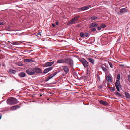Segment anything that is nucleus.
Instances as JSON below:
<instances>
[{
	"label": "nucleus",
	"instance_id": "nucleus-1",
	"mask_svg": "<svg viewBox=\"0 0 130 130\" xmlns=\"http://www.w3.org/2000/svg\"><path fill=\"white\" fill-rule=\"evenodd\" d=\"M7 102L8 104L12 105L17 103L18 101L15 98L11 97L7 100Z\"/></svg>",
	"mask_w": 130,
	"mask_h": 130
},
{
	"label": "nucleus",
	"instance_id": "nucleus-2",
	"mask_svg": "<svg viewBox=\"0 0 130 130\" xmlns=\"http://www.w3.org/2000/svg\"><path fill=\"white\" fill-rule=\"evenodd\" d=\"M65 63L69 65V67L70 68H73L74 62L73 60L69 58H68L65 59Z\"/></svg>",
	"mask_w": 130,
	"mask_h": 130
},
{
	"label": "nucleus",
	"instance_id": "nucleus-3",
	"mask_svg": "<svg viewBox=\"0 0 130 130\" xmlns=\"http://www.w3.org/2000/svg\"><path fill=\"white\" fill-rule=\"evenodd\" d=\"M115 86L116 89L118 91H119L120 89H122L121 85L120 84V82L116 81L115 83Z\"/></svg>",
	"mask_w": 130,
	"mask_h": 130
},
{
	"label": "nucleus",
	"instance_id": "nucleus-4",
	"mask_svg": "<svg viewBox=\"0 0 130 130\" xmlns=\"http://www.w3.org/2000/svg\"><path fill=\"white\" fill-rule=\"evenodd\" d=\"M80 62L82 63L85 68H86V67L88 66V64L87 61L84 58H82L80 60Z\"/></svg>",
	"mask_w": 130,
	"mask_h": 130
},
{
	"label": "nucleus",
	"instance_id": "nucleus-5",
	"mask_svg": "<svg viewBox=\"0 0 130 130\" xmlns=\"http://www.w3.org/2000/svg\"><path fill=\"white\" fill-rule=\"evenodd\" d=\"M26 73L28 74L32 75L35 73V71L34 69L31 68H29L26 70Z\"/></svg>",
	"mask_w": 130,
	"mask_h": 130
},
{
	"label": "nucleus",
	"instance_id": "nucleus-6",
	"mask_svg": "<svg viewBox=\"0 0 130 130\" xmlns=\"http://www.w3.org/2000/svg\"><path fill=\"white\" fill-rule=\"evenodd\" d=\"M57 74V72H55L53 74L49 75L47 78L46 80H45V82H47L50 79L52 78L54 76L56 75Z\"/></svg>",
	"mask_w": 130,
	"mask_h": 130
},
{
	"label": "nucleus",
	"instance_id": "nucleus-7",
	"mask_svg": "<svg viewBox=\"0 0 130 130\" xmlns=\"http://www.w3.org/2000/svg\"><path fill=\"white\" fill-rule=\"evenodd\" d=\"M91 6V5H89L80 8L79 10L80 11H83L86 10L89 8Z\"/></svg>",
	"mask_w": 130,
	"mask_h": 130
},
{
	"label": "nucleus",
	"instance_id": "nucleus-8",
	"mask_svg": "<svg viewBox=\"0 0 130 130\" xmlns=\"http://www.w3.org/2000/svg\"><path fill=\"white\" fill-rule=\"evenodd\" d=\"M62 68L65 72L66 73H68L69 71V68L67 66H62Z\"/></svg>",
	"mask_w": 130,
	"mask_h": 130
},
{
	"label": "nucleus",
	"instance_id": "nucleus-9",
	"mask_svg": "<svg viewBox=\"0 0 130 130\" xmlns=\"http://www.w3.org/2000/svg\"><path fill=\"white\" fill-rule=\"evenodd\" d=\"M54 63V61L51 62H46L45 63V66L46 67H47L48 66H51Z\"/></svg>",
	"mask_w": 130,
	"mask_h": 130
},
{
	"label": "nucleus",
	"instance_id": "nucleus-10",
	"mask_svg": "<svg viewBox=\"0 0 130 130\" xmlns=\"http://www.w3.org/2000/svg\"><path fill=\"white\" fill-rule=\"evenodd\" d=\"M98 26V25L96 23L93 22L91 23L90 24L89 27L91 28H92L93 27H97Z\"/></svg>",
	"mask_w": 130,
	"mask_h": 130
},
{
	"label": "nucleus",
	"instance_id": "nucleus-11",
	"mask_svg": "<svg viewBox=\"0 0 130 130\" xmlns=\"http://www.w3.org/2000/svg\"><path fill=\"white\" fill-rule=\"evenodd\" d=\"M53 69V67H50L47 68L45 69L44 70V72L45 73H46L52 69Z\"/></svg>",
	"mask_w": 130,
	"mask_h": 130
},
{
	"label": "nucleus",
	"instance_id": "nucleus-12",
	"mask_svg": "<svg viewBox=\"0 0 130 130\" xmlns=\"http://www.w3.org/2000/svg\"><path fill=\"white\" fill-rule=\"evenodd\" d=\"M100 67L104 72H107V69L106 68V67L103 64H101L100 66Z\"/></svg>",
	"mask_w": 130,
	"mask_h": 130
},
{
	"label": "nucleus",
	"instance_id": "nucleus-13",
	"mask_svg": "<svg viewBox=\"0 0 130 130\" xmlns=\"http://www.w3.org/2000/svg\"><path fill=\"white\" fill-rule=\"evenodd\" d=\"M34 70L36 73H40L41 71V70L39 68L37 67L35 68Z\"/></svg>",
	"mask_w": 130,
	"mask_h": 130
},
{
	"label": "nucleus",
	"instance_id": "nucleus-14",
	"mask_svg": "<svg viewBox=\"0 0 130 130\" xmlns=\"http://www.w3.org/2000/svg\"><path fill=\"white\" fill-rule=\"evenodd\" d=\"M19 76L21 77H24L25 76L26 74L25 73L21 72L18 74Z\"/></svg>",
	"mask_w": 130,
	"mask_h": 130
},
{
	"label": "nucleus",
	"instance_id": "nucleus-15",
	"mask_svg": "<svg viewBox=\"0 0 130 130\" xmlns=\"http://www.w3.org/2000/svg\"><path fill=\"white\" fill-rule=\"evenodd\" d=\"M127 10L125 8H122L120 10V12L121 13L123 14L127 11Z\"/></svg>",
	"mask_w": 130,
	"mask_h": 130
},
{
	"label": "nucleus",
	"instance_id": "nucleus-16",
	"mask_svg": "<svg viewBox=\"0 0 130 130\" xmlns=\"http://www.w3.org/2000/svg\"><path fill=\"white\" fill-rule=\"evenodd\" d=\"M20 106L19 105H15L11 107V109L12 110H15L20 108Z\"/></svg>",
	"mask_w": 130,
	"mask_h": 130
},
{
	"label": "nucleus",
	"instance_id": "nucleus-17",
	"mask_svg": "<svg viewBox=\"0 0 130 130\" xmlns=\"http://www.w3.org/2000/svg\"><path fill=\"white\" fill-rule=\"evenodd\" d=\"M9 73L12 74H15L16 73V71L11 69H9L8 71Z\"/></svg>",
	"mask_w": 130,
	"mask_h": 130
},
{
	"label": "nucleus",
	"instance_id": "nucleus-18",
	"mask_svg": "<svg viewBox=\"0 0 130 130\" xmlns=\"http://www.w3.org/2000/svg\"><path fill=\"white\" fill-rule=\"evenodd\" d=\"M65 59H60L57 61V63H65Z\"/></svg>",
	"mask_w": 130,
	"mask_h": 130
},
{
	"label": "nucleus",
	"instance_id": "nucleus-19",
	"mask_svg": "<svg viewBox=\"0 0 130 130\" xmlns=\"http://www.w3.org/2000/svg\"><path fill=\"white\" fill-rule=\"evenodd\" d=\"M100 104L105 106H106L108 105V103L106 102L103 100H101L100 101Z\"/></svg>",
	"mask_w": 130,
	"mask_h": 130
},
{
	"label": "nucleus",
	"instance_id": "nucleus-20",
	"mask_svg": "<svg viewBox=\"0 0 130 130\" xmlns=\"http://www.w3.org/2000/svg\"><path fill=\"white\" fill-rule=\"evenodd\" d=\"M88 60L91 63L93 64H94V60L93 59L91 58H88Z\"/></svg>",
	"mask_w": 130,
	"mask_h": 130
},
{
	"label": "nucleus",
	"instance_id": "nucleus-21",
	"mask_svg": "<svg viewBox=\"0 0 130 130\" xmlns=\"http://www.w3.org/2000/svg\"><path fill=\"white\" fill-rule=\"evenodd\" d=\"M106 79L107 80L110 82H112V79L111 77L109 75H108L107 76Z\"/></svg>",
	"mask_w": 130,
	"mask_h": 130
},
{
	"label": "nucleus",
	"instance_id": "nucleus-22",
	"mask_svg": "<svg viewBox=\"0 0 130 130\" xmlns=\"http://www.w3.org/2000/svg\"><path fill=\"white\" fill-rule=\"evenodd\" d=\"M24 61L25 62H32L33 61L31 59H24Z\"/></svg>",
	"mask_w": 130,
	"mask_h": 130
},
{
	"label": "nucleus",
	"instance_id": "nucleus-23",
	"mask_svg": "<svg viewBox=\"0 0 130 130\" xmlns=\"http://www.w3.org/2000/svg\"><path fill=\"white\" fill-rule=\"evenodd\" d=\"M125 94L126 98H130V94L128 93L125 92Z\"/></svg>",
	"mask_w": 130,
	"mask_h": 130
},
{
	"label": "nucleus",
	"instance_id": "nucleus-24",
	"mask_svg": "<svg viewBox=\"0 0 130 130\" xmlns=\"http://www.w3.org/2000/svg\"><path fill=\"white\" fill-rule=\"evenodd\" d=\"M115 95L119 97H121L122 96V95L120 94L119 92L117 91H116L115 93Z\"/></svg>",
	"mask_w": 130,
	"mask_h": 130
},
{
	"label": "nucleus",
	"instance_id": "nucleus-25",
	"mask_svg": "<svg viewBox=\"0 0 130 130\" xmlns=\"http://www.w3.org/2000/svg\"><path fill=\"white\" fill-rule=\"evenodd\" d=\"M12 44L13 45H19V43L17 41H14L13 42Z\"/></svg>",
	"mask_w": 130,
	"mask_h": 130
},
{
	"label": "nucleus",
	"instance_id": "nucleus-26",
	"mask_svg": "<svg viewBox=\"0 0 130 130\" xmlns=\"http://www.w3.org/2000/svg\"><path fill=\"white\" fill-rule=\"evenodd\" d=\"M117 80H116V81H120V74H119L117 75Z\"/></svg>",
	"mask_w": 130,
	"mask_h": 130
},
{
	"label": "nucleus",
	"instance_id": "nucleus-27",
	"mask_svg": "<svg viewBox=\"0 0 130 130\" xmlns=\"http://www.w3.org/2000/svg\"><path fill=\"white\" fill-rule=\"evenodd\" d=\"M109 89L111 91L113 92L115 91V88L114 87H110L109 88Z\"/></svg>",
	"mask_w": 130,
	"mask_h": 130
},
{
	"label": "nucleus",
	"instance_id": "nucleus-28",
	"mask_svg": "<svg viewBox=\"0 0 130 130\" xmlns=\"http://www.w3.org/2000/svg\"><path fill=\"white\" fill-rule=\"evenodd\" d=\"M98 17L95 16H92L91 17V19L92 20H94L97 19Z\"/></svg>",
	"mask_w": 130,
	"mask_h": 130
},
{
	"label": "nucleus",
	"instance_id": "nucleus-29",
	"mask_svg": "<svg viewBox=\"0 0 130 130\" xmlns=\"http://www.w3.org/2000/svg\"><path fill=\"white\" fill-rule=\"evenodd\" d=\"M89 32L88 31L86 32L84 36L86 37H89Z\"/></svg>",
	"mask_w": 130,
	"mask_h": 130
},
{
	"label": "nucleus",
	"instance_id": "nucleus-30",
	"mask_svg": "<svg viewBox=\"0 0 130 130\" xmlns=\"http://www.w3.org/2000/svg\"><path fill=\"white\" fill-rule=\"evenodd\" d=\"M80 36L82 38H84V34L83 32H81L80 34Z\"/></svg>",
	"mask_w": 130,
	"mask_h": 130
},
{
	"label": "nucleus",
	"instance_id": "nucleus-31",
	"mask_svg": "<svg viewBox=\"0 0 130 130\" xmlns=\"http://www.w3.org/2000/svg\"><path fill=\"white\" fill-rule=\"evenodd\" d=\"M75 21L72 19L69 22V24H72Z\"/></svg>",
	"mask_w": 130,
	"mask_h": 130
},
{
	"label": "nucleus",
	"instance_id": "nucleus-32",
	"mask_svg": "<svg viewBox=\"0 0 130 130\" xmlns=\"http://www.w3.org/2000/svg\"><path fill=\"white\" fill-rule=\"evenodd\" d=\"M79 16H76L74 17V18H73V19L75 21L76 20H77L79 18Z\"/></svg>",
	"mask_w": 130,
	"mask_h": 130
},
{
	"label": "nucleus",
	"instance_id": "nucleus-33",
	"mask_svg": "<svg viewBox=\"0 0 130 130\" xmlns=\"http://www.w3.org/2000/svg\"><path fill=\"white\" fill-rule=\"evenodd\" d=\"M121 36H119L117 41V42H118V43H119V42H120V40H121Z\"/></svg>",
	"mask_w": 130,
	"mask_h": 130
},
{
	"label": "nucleus",
	"instance_id": "nucleus-34",
	"mask_svg": "<svg viewBox=\"0 0 130 130\" xmlns=\"http://www.w3.org/2000/svg\"><path fill=\"white\" fill-rule=\"evenodd\" d=\"M108 63L110 67L112 68H113V66L112 63L109 61H108Z\"/></svg>",
	"mask_w": 130,
	"mask_h": 130
},
{
	"label": "nucleus",
	"instance_id": "nucleus-35",
	"mask_svg": "<svg viewBox=\"0 0 130 130\" xmlns=\"http://www.w3.org/2000/svg\"><path fill=\"white\" fill-rule=\"evenodd\" d=\"M101 27L104 28L106 27V25L105 24H102L101 25Z\"/></svg>",
	"mask_w": 130,
	"mask_h": 130
},
{
	"label": "nucleus",
	"instance_id": "nucleus-36",
	"mask_svg": "<svg viewBox=\"0 0 130 130\" xmlns=\"http://www.w3.org/2000/svg\"><path fill=\"white\" fill-rule=\"evenodd\" d=\"M91 31H92L93 32L95 31L96 32V29L94 28H93L91 30Z\"/></svg>",
	"mask_w": 130,
	"mask_h": 130
},
{
	"label": "nucleus",
	"instance_id": "nucleus-37",
	"mask_svg": "<svg viewBox=\"0 0 130 130\" xmlns=\"http://www.w3.org/2000/svg\"><path fill=\"white\" fill-rule=\"evenodd\" d=\"M128 81L130 82V75H129L127 76Z\"/></svg>",
	"mask_w": 130,
	"mask_h": 130
},
{
	"label": "nucleus",
	"instance_id": "nucleus-38",
	"mask_svg": "<svg viewBox=\"0 0 130 130\" xmlns=\"http://www.w3.org/2000/svg\"><path fill=\"white\" fill-rule=\"evenodd\" d=\"M39 35L40 37L41 36V34H40V32H39L38 34L37 35H36V36H37L38 35Z\"/></svg>",
	"mask_w": 130,
	"mask_h": 130
},
{
	"label": "nucleus",
	"instance_id": "nucleus-39",
	"mask_svg": "<svg viewBox=\"0 0 130 130\" xmlns=\"http://www.w3.org/2000/svg\"><path fill=\"white\" fill-rule=\"evenodd\" d=\"M4 25V22H0V25Z\"/></svg>",
	"mask_w": 130,
	"mask_h": 130
},
{
	"label": "nucleus",
	"instance_id": "nucleus-40",
	"mask_svg": "<svg viewBox=\"0 0 130 130\" xmlns=\"http://www.w3.org/2000/svg\"><path fill=\"white\" fill-rule=\"evenodd\" d=\"M32 51L27 50L25 51V52H26L27 53H29L30 52Z\"/></svg>",
	"mask_w": 130,
	"mask_h": 130
},
{
	"label": "nucleus",
	"instance_id": "nucleus-41",
	"mask_svg": "<svg viewBox=\"0 0 130 130\" xmlns=\"http://www.w3.org/2000/svg\"><path fill=\"white\" fill-rule=\"evenodd\" d=\"M97 29L98 30H100L101 29V27H99L97 28Z\"/></svg>",
	"mask_w": 130,
	"mask_h": 130
},
{
	"label": "nucleus",
	"instance_id": "nucleus-42",
	"mask_svg": "<svg viewBox=\"0 0 130 130\" xmlns=\"http://www.w3.org/2000/svg\"><path fill=\"white\" fill-rule=\"evenodd\" d=\"M55 23L57 25H58L59 24V22L58 21H56Z\"/></svg>",
	"mask_w": 130,
	"mask_h": 130
},
{
	"label": "nucleus",
	"instance_id": "nucleus-43",
	"mask_svg": "<svg viewBox=\"0 0 130 130\" xmlns=\"http://www.w3.org/2000/svg\"><path fill=\"white\" fill-rule=\"evenodd\" d=\"M52 26H53V27H55V25L54 24H52Z\"/></svg>",
	"mask_w": 130,
	"mask_h": 130
},
{
	"label": "nucleus",
	"instance_id": "nucleus-44",
	"mask_svg": "<svg viewBox=\"0 0 130 130\" xmlns=\"http://www.w3.org/2000/svg\"><path fill=\"white\" fill-rule=\"evenodd\" d=\"M97 76L99 78V80H100V76H99V75H97Z\"/></svg>",
	"mask_w": 130,
	"mask_h": 130
},
{
	"label": "nucleus",
	"instance_id": "nucleus-45",
	"mask_svg": "<svg viewBox=\"0 0 130 130\" xmlns=\"http://www.w3.org/2000/svg\"><path fill=\"white\" fill-rule=\"evenodd\" d=\"M18 65L19 66H22V64L21 63H20V64H18Z\"/></svg>",
	"mask_w": 130,
	"mask_h": 130
},
{
	"label": "nucleus",
	"instance_id": "nucleus-46",
	"mask_svg": "<svg viewBox=\"0 0 130 130\" xmlns=\"http://www.w3.org/2000/svg\"><path fill=\"white\" fill-rule=\"evenodd\" d=\"M120 66H122V67H124V65H123V64H121Z\"/></svg>",
	"mask_w": 130,
	"mask_h": 130
},
{
	"label": "nucleus",
	"instance_id": "nucleus-47",
	"mask_svg": "<svg viewBox=\"0 0 130 130\" xmlns=\"http://www.w3.org/2000/svg\"><path fill=\"white\" fill-rule=\"evenodd\" d=\"M1 117H2L1 115H0V119H1Z\"/></svg>",
	"mask_w": 130,
	"mask_h": 130
},
{
	"label": "nucleus",
	"instance_id": "nucleus-48",
	"mask_svg": "<svg viewBox=\"0 0 130 130\" xmlns=\"http://www.w3.org/2000/svg\"><path fill=\"white\" fill-rule=\"evenodd\" d=\"M42 96V94H40V96Z\"/></svg>",
	"mask_w": 130,
	"mask_h": 130
},
{
	"label": "nucleus",
	"instance_id": "nucleus-49",
	"mask_svg": "<svg viewBox=\"0 0 130 130\" xmlns=\"http://www.w3.org/2000/svg\"><path fill=\"white\" fill-rule=\"evenodd\" d=\"M1 50H0V52H1Z\"/></svg>",
	"mask_w": 130,
	"mask_h": 130
}]
</instances>
